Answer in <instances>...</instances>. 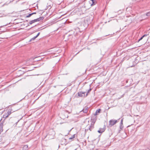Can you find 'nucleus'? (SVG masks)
Here are the masks:
<instances>
[{
  "label": "nucleus",
  "mask_w": 150,
  "mask_h": 150,
  "mask_svg": "<svg viewBox=\"0 0 150 150\" xmlns=\"http://www.w3.org/2000/svg\"><path fill=\"white\" fill-rule=\"evenodd\" d=\"M82 111L84 113H86L88 112V109L87 108H86L85 109H83Z\"/></svg>",
  "instance_id": "nucleus-10"
},
{
  "label": "nucleus",
  "mask_w": 150,
  "mask_h": 150,
  "mask_svg": "<svg viewBox=\"0 0 150 150\" xmlns=\"http://www.w3.org/2000/svg\"><path fill=\"white\" fill-rule=\"evenodd\" d=\"M40 34V33H38L37 35L36 36V37L37 38L39 35Z\"/></svg>",
  "instance_id": "nucleus-19"
},
{
  "label": "nucleus",
  "mask_w": 150,
  "mask_h": 150,
  "mask_svg": "<svg viewBox=\"0 0 150 150\" xmlns=\"http://www.w3.org/2000/svg\"><path fill=\"white\" fill-rule=\"evenodd\" d=\"M146 15L148 16H150V11L146 13Z\"/></svg>",
  "instance_id": "nucleus-16"
},
{
  "label": "nucleus",
  "mask_w": 150,
  "mask_h": 150,
  "mask_svg": "<svg viewBox=\"0 0 150 150\" xmlns=\"http://www.w3.org/2000/svg\"><path fill=\"white\" fill-rule=\"evenodd\" d=\"M11 111L10 110H8L6 114H7V115L9 116L11 114Z\"/></svg>",
  "instance_id": "nucleus-15"
},
{
  "label": "nucleus",
  "mask_w": 150,
  "mask_h": 150,
  "mask_svg": "<svg viewBox=\"0 0 150 150\" xmlns=\"http://www.w3.org/2000/svg\"><path fill=\"white\" fill-rule=\"evenodd\" d=\"M95 122L92 121L91 123V125L88 124L86 127V129H85L86 132L88 130L91 131L94 128V124H95Z\"/></svg>",
  "instance_id": "nucleus-1"
},
{
  "label": "nucleus",
  "mask_w": 150,
  "mask_h": 150,
  "mask_svg": "<svg viewBox=\"0 0 150 150\" xmlns=\"http://www.w3.org/2000/svg\"><path fill=\"white\" fill-rule=\"evenodd\" d=\"M122 119L121 121V122L122 123Z\"/></svg>",
  "instance_id": "nucleus-20"
},
{
  "label": "nucleus",
  "mask_w": 150,
  "mask_h": 150,
  "mask_svg": "<svg viewBox=\"0 0 150 150\" xmlns=\"http://www.w3.org/2000/svg\"><path fill=\"white\" fill-rule=\"evenodd\" d=\"M147 36L146 35H143L142 37H141L139 39V40H138V42H139L140 40H141L145 36Z\"/></svg>",
  "instance_id": "nucleus-12"
},
{
  "label": "nucleus",
  "mask_w": 150,
  "mask_h": 150,
  "mask_svg": "<svg viewBox=\"0 0 150 150\" xmlns=\"http://www.w3.org/2000/svg\"><path fill=\"white\" fill-rule=\"evenodd\" d=\"M36 13L35 12L33 13H30V14H29L27 16H26V17H27V18L31 16L32 15H33V14H36Z\"/></svg>",
  "instance_id": "nucleus-11"
},
{
  "label": "nucleus",
  "mask_w": 150,
  "mask_h": 150,
  "mask_svg": "<svg viewBox=\"0 0 150 150\" xmlns=\"http://www.w3.org/2000/svg\"><path fill=\"white\" fill-rule=\"evenodd\" d=\"M75 137V134H74L71 137L69 138V139L71 140L73 139Z\"/></svg>",
  "instance_id": "nucleus-13"
},
{
  "label": "nucleus",
  "mask_w": 150,
  "mask_h": 150,
  "mask_svg": "<svg viewBox=\"0 0 150 150\" xmlns=\"http://www.w3.org/2000/svg\"><path fill=\"white\" fill-rule=\"evenodd\" d=\"M105 130V127H104L103 128H100L98 130V132L100 133H101L103 132Z\"/></svg>",
  "instance_id": "nucleus-4"
},
{
  "label": "nucleus",
  "mask_w": 150,
  "mask_h": 150,
  "mask_svg": "<svg viewBox=\"0 0 150 150\" xmlns=\"http://www.w3.org/2000/svg\"><path fill=\"white\" fill-rule=\"evenodd\" d=\"M8 117V115H7V114H6V113L4 114L3 115V118H5V119H6Z\"/></svg>",
  "instance_id": "nucleus-9"
},
{
  "label": "nucleus",
  "mask_w": 150,
  "mask_h": 150,
  "mask_svg": "<svg viewBox=\"0 0 150 150\" xmlns=\"http://www.w3.org/2000/svg\"><path fill=\"white\" fill-rule=\"evenodd\" d=\"M36 38H37L35 36L34 37H33V38H32L30 40V41H31L32 40H34Z\"/></svg>",
  "instance_id": "nucleus-17"
},
{
  "label": "nucleus",
  "mask_w": 150,
  "mask_h": 150,
  "mask_svg": "<svg viewBox=\"0 0 150 150\" xmlns=\"http://www.w3.org/2000/svg\"><path fill=\"white\" fill-rule=\"evenodd\" d=\"M85 92H79L78 93V94L79 96L81 97H84L86 96L85 95Z\"/></svg>",
  "instance_id": "nucleus-3"
},
{
  "label": "nucleus",
  "mask_w": 150,
  "mask_h": 150,
  "mask_svg": "<svg viewBox=\"0 0 150 150\" xmlns=\"http://www.w3.org/2000/svg\"><path fill=\"white\" fill-rule=\"evenodd\" d=\"M117 122V120H110L109 121V126L110 127H111L115 125Z\"/></svg>",
  "instance_id": "nucleus-2"
},
{
  "label": "nucleus",
  "mask_w": 150,
  "mask_h": 150,
  "mask_svg": "<svg viewBox=\"0 0 150 150\" xmlns=\"http://www.w3.org/2000/svg\"><path fill=\"white\" fill-rule=\"evenodd\" d=\"M28 146L27 145H24L23 149V150H28Z\"/></svg>",
  "instance_id": "nucleus-7"
},
{
  "label": "nucleus",
  "mask_w": 150,
  "mask_h": 150,
  "mask_svg": "<svg viewBox=\"0 0 150 150\" xmlns=\"http://www.w3.org/2000/svg\"><path fill=\"white\" fill-rule=\"evenodd\" d=\"M124 95H122V97H123L124 96Z\"/></svg>",
  "instance_id": "nucleus-21"
},
{
  "label": "nucleus",
  "mask_w": 150,
  "mask_h": 150,
  "mask_svg": "<svg viewBox=\"0 0 150 150\" xmlns=\"http://www.w3.org/2000/svg\"><path fill=\"white\" fill-rule=\"evenodd\" d=\"M44 19V18L42 17H40V18H37V20H38V21H40V20H43Z\"/></svg>",
  "instance_id": "nucleus-14"
},
{
  "label": "nucleus",
  "mask_w": 150,
  "mask_h": 150,
  "mask_svg": "<svg viewBox=\"0 0 150 150\" xmlns=\"http://www.w3.org/2000/svg\"><path fill=\"white\" fill-rule=\"evenodd\" d=\"M38 21V20H37V19H34L33 20H32L31 21H30V22H29V24H32V23L36 22H37V21Z\"/></svg>",
  "instance_id": "nucleus-6"
},
{
  "label": "nucleus",
  "mask_w": 150,
  "mask_h": 150,
  "mask_svg": "<svg viewBox=\"0 0 150 150\" xmlns=\"http://www.w3.org/2000/svg\"><path fill=\"white\" fill-rule=\"evenodd\" d=\"M101 109H100L97 110L94 114V115H97L98 113L100 111H101Z\"/></svg>",
  "instance_id": "nucleus-8"
},
{
  "label": "nucleus",
  "mask_w": 150,
  "mask_h": 150,
  "mask_svg": "<svg viewBox=\"0 0 150 150\" xmlns=\"http://www.w3.org/2000/svg\"><path fill=\"white\" fill-rule=\"evenodd\" d=\"M3 124L2 123H0V134L3 131Z\"/></svg>",
  "instance_id": "nucleus-5"
},
{
  "label": "nucleus",
  "mask_w": 150,
  "mask_h": 150,
  "mask_svg": "<svg viewBox=\"0 0 150 150\" xmlns=\"http://www.w3.org/2000/svg\"><path fill=\"white\" fill-rule=\"evenodd\" d=\"M91 90V88H90L89 89L87 92V93L86 94V96H87L88 95V93H89V92H90V91Z\"/></svg>",
  "instance_id": "nucleus-18"
}]
</instances>
